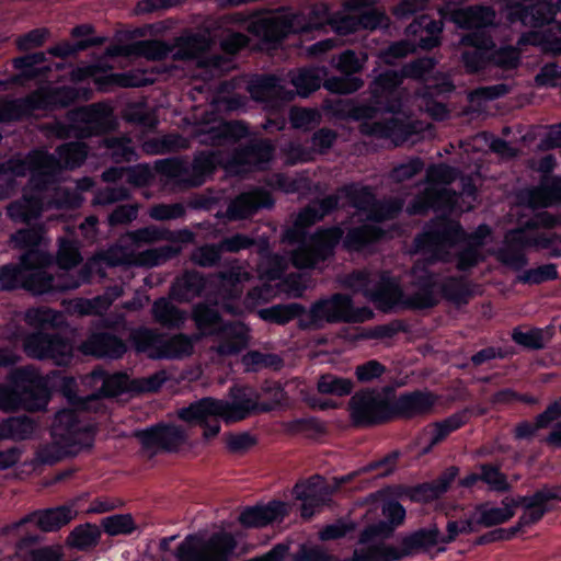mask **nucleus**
Segmentation results:
<instances>
[{"mask_svg":"<svg viewBox=\"0 0 561 561\" xmlns=\"http://www.w3.org/2000/svg\"><path fill=\"white\" fill-rule=\"evenodd\" d=\"M231 402L204 397L185 407V414L190 417H201L206 414H220L226 423H234L249 417L252 412L259 411L260 403L251 398L244 389L232 388Z\"/></svg>","mask_w":561,"mask_h":561,"instance_id":"6","label":"nucleus"},{"mask_svg":"<svg viewBox=\"0 0 561 561\" xmlns=\"http://www.w3.org/2000/svg\"><path fill=\"white\" fill-rule=\"evenodd\" d=\"M102 46L101 38H91V39H80L73 43L69 41H61L54 46H50L45 53L46 55H51L53 57L67 59L69 57H75L79 53L84 51L91 47Z\"/></svg>","mask_w":561,"mask_h":561,"instance_id":"57","label":"nucleus"},{"mask_svg":"<svg viewBox=\"0 0 561 561\" xmlns=\"http://www.w3.org/2000/svg\"><path fill=\"white\" fill-rule=\"evenodd\" d=\"M404 558L417 554H430L432 549L439 545V528L436 524L420 527L402 535L399 538Z\"/></svg>","mask_w":561,"mask_h":561,"instance_id":"25","label":"nucleus"},{"mask_svg":"<svg viewBox=\"0 0 561 561\" xmlns=\"http://www.w3.org/2000/svg\"><path fill=\"white\" fill-rule=\"evenodd\" d=\"M403 77L400 70L387 69L371 81L369 89L371 99L381 105L387 114H399L403 107Z\"/></svg>","mask_w":561,"mask_h":561,"instance_id":"11","label":"nucleus"},{"mask_svg":"<svg viewBox=\"0 0 561 561\" xmlns=\"http://www.w3.org/2000/svg\"><path fill=\"white\" fill-rule=\"evenodd\" d=\"M22 289L33 295L53 294L65 289L50 273L36 268L25 270Z\"/></svg>","mask_w":561,"mask_h":561,"instance_id":"41","label":"nucleus"},{"mask_svg":"<svg viewBox=\"0 0 561 561\" xmlns=\"http://www.w3.org/2000/svg\"><path fill=\"white\" fill-rule=\"evenodd\" d=\"M437 403V396L427 389H414L392 397L393 421H411L431 414Z\"/></svg>","mask_w":561,"mask_h":561,"instance_id":"12","label":"nucleus"},{"mask_svg":"<svg viewBox=\"0 0 561 561\" xmlns=\"http://www.w3.org/2000/svg\"><path fill=\"white\" fill-rule=\"evenodd\" d=\"M127 236L130 242L136 247L151 244L158 241L191 243L194 240V233L187 228L170 230L153 225L131 230Z\"/></svg>","mask_w":561,"mask_h":561,"instance_id":"26","label":"nucleus"},{"mask_svg":"<svg viewBox=\"0 0 561 561\" xmlns=\"http://www.w3.org/2000/svg\"><path fill=\"white\" fill-rule=\"evenodd\" d=\"M192 319L204 335H218L226 323L220 312L205 302L194 306Z\"/></svg>","mask_w":561,"mask_h":561,"instance_id":"44","label":"nucleus"},{"mask_svg":"<svg viewBox=\"0 0 561 561\" xmlns=\"http://www.w3.org/2000/svg\"><path fill=\"white\" fill-rule=\"evenodd\" d=\"M402 210V204L397 199H377L373 202L366 213L367 220L374 224H381L396 219Z\"/></svg>","mask_w":561,"mask_h":561,"instance_id":"55","label":"nucleus"},{"mask_svg":"<svg viewBox=\"0 0 561 561\" xmlns=\"http://www.w3.org/2000/svg\"><path fill=\"white\" fill-rule=\"evenodd\" d=\"M127 350L123 339L106 331L92 332L83 343L84 353L98 358L119 359Z\"/></svg>","mask_w":561,"mask_h":561,"instance_id":"24","label":"nucleus"},{"mask_svg":"<svg viewBox=\"0 0 561 561\" xmlns=\"http://www.w3.org/2000/svg\"><path fill=\"white\" fill-rule=\"evenodd\" d=\"M476 524L485 528L495 527L507 523L515 516V512L506 506H490L488 502L476 506Z\"/></svg>","mask_w":561,"mask_h":561,"instance_id":"50","label":"nucleus"},{"mask_svg":"<svg viewBox=\"0 0 561 561\" xmlns=\"http://www.w3.org/2000/svg\"><path fill=\"white\" fill-rule=\"evenodd\" d=\"M82 261L79 242L76 239H58L57 263L64 270L76 267Z\"/></svg>","mask_w":561,"mask_h":561,"instance_id":"60","label":"nucleus"},{"mask_svg":"<svg viewBox=\"0 0 561 561\" xmlns=\"http://www.w3.org/2000/svg\"><path fill=\"white\" fill-rule=\"evenodd\" d=\"M394 387H365L348 401L350 417L355 427L368 428L393 422L392 397Z\"/></svg>","mask_w":561,"mask_h":561,"instance_id":"4","label":"nucleus"},{"mask_svg":"<svg viewBox=\"0 0 561 561\" xmlns=\"http://www.w3.org/2000/svg\"><path fill=\"white\" fill-rule=\"evenodd\" d=\"M100 539V530L89 523L75 527L69 537V543L79 549L88 550L98 545Z\"/></svg>","mask_w":561,"mask_h":561,"instance_id":"64","label":"nucleus"},{"mask_svg":"<svg viewBox=\"0 0 561 561\" xmlns=\"http://www.w3.org/2000/svg\"><path fill=\"white\" fill-rule=\"evenodd\" d=\"M470 419V410L465 408L459 410L451 415L445 417L442 421H437L433 424L434 431L431 437L428 449L444 442L451 433L458 431L465 426Z\"/></svg>","mask_w":561,"mask_h":561,"instance_id":"48","label":"nucleus"},{"mask_svg":"<svg viewBox=\"0 0 561 561\" xmlns=\"http://www.w3.org/2000/svg\"><path fill=\"white\" fill-rule=\"evenodd\" d=\"M380 508L383 519L365 526L359 534V543L366 545L378 538L390 539L394 531L404 524L407 510L398 500L385 497Z\"/></svg>","mask_w":561,"mask_h":561,"instance_id":"13","label":"nucleus"},{"mask_svg":"<svg viewBox=\"0 0 561 561\" xmlns=\"http://www.w3.org/2000/svg\"><path fill=\"white\" fill-rule=\"evenodd\" d=\"M35 102V96L0 99V124L16 122L30 115L36 110Z\"/></svg>","mask_w":561,"mask_h":561,"instance_id":"49","label":"nucleus"},{"mask_svg":"<svg viewBox=\"0 0 561 561\" xmlns=\"http://www.w3.org/2000/svg\"><path fill=\"white\" fill-rule=\"evenodd\" d=\"M260 316L267 322L282 325L298 319V327L307 330L319 329L323 321L328 323H360L373 316V312L365 307L356 308L350 295L335 293L313 302L308 312L302 305L291 302L262 309Z\"/></svg>","mask_w":561,"mask_h":561,"instance_id":"1","label":"nucleus"},{"mask_svg":"<svg viewBox=\"0 0 561 561\" xmlns=\"http://www.w3.org/2000/svg\"><path fill=\"white\" fill-rule=\"evenodd\" d=\"M360 131L378 139H392L397 144L409 138L412 134V126L402 119L391 117L386 121L364 123L360 126Z\"/></svg>","mask_w":561,"mask_h":561,"instance_id":"30","label":"nucleus"},{"mask_svg":"<svg viewBox=\"0 0 561 561\" xmlns=\"http://www.w3.org/2000/svg\"><path fill=\"white\" fill-rule=\"evenodd\" d=\"M49 400L47 379L34 366L12 370L8 382L0 385V410L42 411Z\"/></svg>","mask_w":561,"mask_h":561,"instance_id":"3","label":"nucleus"},{"mask_svg":"<svg viewBox=\"0 0 561 561\" xmlns=\"http://www.w3.org/2000/svg\"><path fill=\"white\" fill-rule=\"evenodd\" d=\"M559 278L558 266L554 263H546L537 267L524 270L517 275L516 282L524 285H540Z\"/></svg>","mask_w":561,"mask_h":561,"instance_id":"58","label":"nucleus"},{"mask_svg":"<svg viewBox=\"0 0 561 561\" xmlns=\"http://www.w3.org/2000/svg\"><path fill=\"white\" fill-rule=\"evenodd\" d=\"M342 192L353 208L365 214L376 198L371 187L367 185L359 187L355 184L345 185L342 187Z\"/></svg>","mask_w":561,"mask_h":561,"instance_id":"62","label":"nucleus"},{"mask_svg":"<svg viewBox=\"0 0 561 561\" xmlns=\"http://www.w3.org/2000/svg\"><path fill=\"white\" fill-rule=\"evenodd\" d=\"M386 237V231L377 226L364 224L350 228L343 234V248L350 252H360Z\"/></svg>","mask_w":561,"mask_h":561,"instance_id":"32","label":"nucleus"},{"mask_svg":"<svg viewBox=\"0 0 561 561\" xmlns=\"http://www.w3.org/2000/svg\"><path fill=\"white\" fill-rule=\"evenodd\" d=\"M43 211L42 201L37 196L24 195L22 199L11 203L7 215L14 222L30 224L37 219Z\"/></svg>","mask_w":561,"mask_h":561,"instance_id":"47","label":"nucleus"},{"mask_svg":"<svg viewBox=\"0 0 561 561\" xmlns=\"http://www.w3.org/2000/svg\"><path fill=\"white\" fill-rule=\"evenodd\" d=\"M317 389L321 394L345 397L352 393L354 382L350 378L328 374L320 377Z\"/></svg>","mask_w":561,"mask_h":561,"instance_id":"61","label":"nucleus"},{"mask_svg":"<svg viewBox=\"0 0 561 561\" xmlns=\"http://www.w3.org/2000/svg\"><path fill=\"white\" fill-rule=\"evenodd\" d=\"M79 98L78 90L73 87L62 85L49 89L35 96L36 110H59L72 105Z\"/></svg>","mask_w":561,"mask_h":561,"instance_id":"42","label":"nucleus"},{"mask_svg":"<svg viewBox=\"0 0 561 561\" xmlns=\"http://www.w3.org/2000/svg\"><path fill=\"white\" fill-rule=\"evenodd\" d=\"M237 547L236 538L230 533L214 534L202 552L193 543V536L176 548L175 557L179 561H227Z\"/></svg>","mask_w":561,"mask_h":561,"instance_id":"10","label":"nucleus"},{"mask_svg":"<svg viewBox=\"0 0 561 561\" xmlns=\"http://www.w3.org/2000/svg\"><path fill=\"white\" fill-rule=\"evenodd\" d=\"M473 296V284L466 276L450 275L439 280V297L450 304L463 306Z\"/></svg>","mask_w":561,"mask_h":561,"instance_id":"34","label":"nucleus"},{"mask_svg":"<svg viewBox=\"0 0 561 561\" xmlns=\"http://www.w3.org/2000/svg\"><path fill=\"white\" fill-rule=\"evenodd\" d=\"M210 278L196 270H187L176 277L172 285L173 296L181 302H188L202 296Z\"/></svg>","mask_w":561,"mask_h":561,"instance_id":"33","label":"nucleus"},{"mask_svg":"<svg viewBox=\"0 0 561 561\" xmlns=\"http://www.w3.org/2000/svg\"><path fill=\"white\" fill-rule=\"evenodd\" d=\"M76 516V512L68 505H60L45 510H37L28 514L23 523H34L46 533L59 530L70 523Z\"/></svg>","mask_w":561,"mask_h":561,"instance_id":"29","label":"nucleus"},{"mask_svg":"<svg viewBox=\"0 0 561 561\" xmlns=\"http://www.w3.org/2000/svg\"><path fill=\"white\" fill-rule=\"evenodd\" d=\"M364 85L363 79L355 76L342 75L340 77L332 76L325 77L323 80V88L330 93L337 95L352 94L358 91Z\"/></svg>","mask_w":561,"mask_h":561,"instance_id":"63","label":"nucleus"},{"mask_svg":"<svg viewBox=\"0 0 561 561\" xmlns=\"http://www.w3.org/2000/svg\"><path fill=\"white\" fill-rule=\"evenodd\" d=\"M70 117L80 123L84 139L106 135L116 127L112 108L103 103H93L70 111Z\"/></svg>","mask_w":561,"mask_h":561,"instance_id":"15","label":"nucleus"},{"mask_svg":"<svg viewBox=\"0 0 561 561\" xmlns=\"http://www.w3.org/2000/svg\"><path fill=\"white\" fill-rule=\"evenodd\" d=\"M194 340L186 333H178L170 337L163 334L161 350L156 355L159 359H182L192 355Z\"/></svg>","mask_w":561,"mask_h":561,"instance_id":"46","label":"nucleus"},{"mask_svg":"<svg viewBox=\"0 0 561 561\" xmlns=\"http://www.w3.org/2000/svg\"><path fill=\"white\" fill-rule=\"evenodd\" d=\"M103 146L115 163L130 162L136 158V151L131 146V140L126 137H105Z\"/></svg>","mask_w":561,"mask_h":561,"instance_id":"56","label":"nucleus"},{"mask_svg":"<svg viewBox=\"0 0 561 561\" xmlns=\"http://www.w3.org/2000/svg\"><path fill=\"white\" fill-rule=\"evenodd\" d=\"M328 76L325 67H305L291 78V84L297 93L302 98H308L311 93L323 85V80Z\"/></svg>","mask_w":561,"mask_h":561,"instance_id":"45","label":"nucleus"},{"mask_svg":"<svg viewBox=\"0 0 561 561\" xmlns=\"http://www.w3.org/2000/svg\"><path fill=\"white\" fill-rule=\"evenodd\" d=\"M327 108L331 110L337 116H351L354 119H371L378 114H386L382 106L376 104L370 98L369 104L356 105L350 101H327Z\"/></svg>","mask_w":561,"mask_h":561,"instance_id":"43","label":"nucleus"},{"mask_svg":"<svg viewBox=\"0 0 561 561\" xmlns=\"http://www.w3.org/2000/svg\"><path fill=\"white\" fill-rule=\"evenodd\" d=\"M222 167V154L215 150L197 151L191 163L186 162V188L199 187Z\"/></svg>","mask_w":561,"mask_h":561,"instance_id":"22","label":"nucleus"},{"mask_svg":"<svg viewBox=\"0 0 561 561\" xmlns=\"http://www.w3.org/2000/svg\"><path fill=\"white\" fill-rule=\"evenodd\" d=\"M35 423L27 416H11L0 422V432L4 439L23 440L34 433Z\"/></svg>","mask_w":561,"mask_h":561,"instance_id":"54","label":"nucleus"},{"mask_svg":"<svg viewBox=\"0 0 561 561\" xmlns=\"http://www.w3.org/2000/svg\"><path fill=\"white\" fill-rule=\"evenodd\" d=\"M218 336L221 337L219 353L224 355H237L249 343V329L239 321H226Z\"/></svg>","mask_w":561,"mask_h":561,"instance_id":"36","label":"nucleus"},{"mask_svg":"<svg viewBox=\"0 0 561 561\" xmlns=\"http://www.w3.org/2000/svg\"><path fill=\"white\" fill-rule=\"evenodd\" d=\"M25 322L36 329L24 340V351L27 356L39 360H51L54 365L67 367L73 359L71 341L60 333L45 332L47 329H58L65 324L60 311L48 307L30 308L25 312Z\"/></svg>","mask_w":561,"mask_h":561,"instance_id":"2","label":"nucleus"},{"mask_svg":"<svg viewBox=\"0 0 561 561\" xmlns=\"http://www.w3.org/2000/svg\"><path fill=\"white\" fill-rule=\"evenodd\" d=\"M425 260H417L411 267V286L415 289L412 294L405 295L402 306L409 310H427L438 306L439 297V274L430 270Z\"/></svg>","mask_w":561,"mask_h":561,"instance_id":"8","label":"nucleus"},{"mask_svg":"<svg viewBox=\"0 0 561 561\" xmlns=\"http://www.w3.org/2000/svg\"><path fill=\"white\" fill-rule=\"evenodd\" d=\"M154 171L169 180L184 188H186V161L181 158H165L160 159L154 162Z\"/></svg>","mask_w":561,"mask_h":561,"instance_id":"53","label":"nucleus"},{"mask_svg":"<svg viewBox=\"0 0 561 561\" xmlns=\"http://www.w3.org/2000/svg\"><path fill=\"white\" fill-rule=\"evenodd\" d=\"M47 61L46 53L34 51L12 59V67L18 71L12 77V82L23 83L46 77L50 67L44 65Z\"/></svg>","mask_w":561,"mask_h":561,"instance_id":"27","label":"nucleus"},{"mask_svg":"<svg viewBox=\"0 0 561 561\" xmlns=\"http://www.w3.org/2000/svg\"><path fill=\"white\" fill-rule=\"evenodd\" d=\"M151 316L157 324L168 330H179L187 320V313L165 297H159L153 301Z\"/></svg>","mask_w":561,"mask_h":561,"instance_id":"37","label":"nucleus"},{"mask_svg":"<svg viewBox=\"0 0 561 561\" xmlns=\"http://www.w3.org/2000/svg\"><path fill=\"white\" fill-rule=\"evenodd\" d=\"M93 376L102 379L99 392L103 398H116L128 391L129 377L124 371L108 374L105 370H95Z\"/></svg>","mask_w":561,"mask_h":561,"instance_id":"51","label":"nucleus"},{"mask_svg":"<svg viewBox=\"0 0 561 561\" xmlns=\"http://www.w3.org/2000/svg\"><path fill=\"white\" fill-rule=\"evenodd\" d=\"M523 240L522 229L511 231L506 237L505 245L497 253V260L515 272L523 271L529 262L525 253L527 245L519 243Z\"/></svg>","mask_w":561,"mask_h":561,"instance_id":"35","label":"nucleus"},{"mask_svg":"<svg viewBox=\"0 0 561 561\" xmlns=\"http://www.w3.org/2000/svg\"><path fill=\"white\" fill-rule=\"evenodd\" d=\"M249 127L241 121H222L217 125L201 128L197 133L198 142L204 146L220 147L234 145L249 136Z\"/></svg>","mask_w":561,"mask_h":561,"instance_id":"20","label":"nucleus"},{"mask_svg":"<svg viewBox=\"0 0 561 561\" xmlns=\"http://www.w3.org/2000/svg\"><path fill=\"white\" fill-rule=\"evenodd\" d=\"M342 238L343 229L339 226L318 228L302 247L291 252L293 265L301 270L314 268L334 255L335 248Z\"/></svg>","mask_w":561,"mask_h":561,"instance_id":"7","label":"nucleus"},{"mask_svg":"<svg viewBox=\"0 0 561 561\" xmlns=\"http://www.w3.org/2000/svg\"><path fill=\"white\" fill-rule=\"evenodd\" d=\"M289 514V506L280 500H272L267 504L245 507L239 522L245 528H260L272 523H282Z\"/></svg>","mask_w":561,"mask_h":561,"instance_id":"21","label":"nucleus"},{"mask_svg":"<svg viewBox=\"0 0 561 561\" xmlns=\"http://www.w3.org/2000/svg\"><path fill=\"white\" fill-rule=\"evenodd\" d=\"M217 294L228 301L239 300L242 296L240 273L233 268L216 274Z\"/></svg>","mask_w":561,"mask_h":561,"instance_id":"52","label":"nucleus"},{"mask_svg":"<svg viewBox=\"0 0 561 561\" xmlns=\"http://www.w3.org/2000/svg\"><path fill=\"white\" fill-rule=\"evenodd\" d=\"M282 89L279 79L274 75L259 76L249 87L251 95L259 101H266L276 96Z\"/></svg>","mask_w":561,"mask_h":561,"instance_id":"59","label":"nucleus"},{"mask_svg":"<svg viewBox=\"0 0 561 561\" xmlns=\"http://www.w3.org/2000/svg\"><path fill=\"white\" fill-rule=\"evenodd\" d=\"M250 33L268 47H277L291 33L293 23L284 16L260 18L249 25Z\"/></svg>","mask_w":561,"mask_h":561,"instance_id":"23","label":"nucleus"},{"mask_svg":"<svg viewBox=\"0 0 561 561\" xmlns=\"http://www.w3.org/2000/svg\"><path fill=\"white\" fill-rule=\"evenodd\" d=\"M42 254L30 251L21 255L20 264H5L0 266V288L4 290L22 289L25 270L39 264Z\"/></svg>","mask_w":561,"mask_h":561,"instance_id":"31","label":"nucleus"},{"mask_svg":"<svg viewBox=\"0 0 561 561\" xmlns=\"http://www.w3.org/2000/svg\"><path fill=\"white\" fill-rule=\"evenodd\" d=\"M545 499L546 497L536 490L533 494L504 497L502 505L514 512L516 508H523L524 512L519 517H526L529 522L539 523L545 515H547V510L542 507Z\"/></svg>","mask_w":561,"mask_h":561,"instance_id":"39","label":"nucleus"},{"mask_svg":"<svg viewBox=\"0 0 561 561\" xmlns=\"http://www.w3.org/2000/svg\"><path fill=\"white\" fill-rule=\"evenodd\" d=\"M163 333L157 329L140 325L129 332V343L136 353L147 354L149 358L157 359L161 350Z\"/></svg>","mask_w":561,"mask_h":561,"instance_id":"40","label":"nucleus"},{"mask_svg":"<svg viewBox=\"0 0 561 561\" xmlns=\"http://www.w3.org/2000/svg\"><path fill=\"white\" fill-rule=\"evenodd\" d=\"M27 170L30 187L37 193H43L56 181L59 162L54 154L36 151L27 156Z\"/></svg>","mask_w":561,"mask_h":561,"instance_id":"19","label":"nucleus"},{"mask_svg":"<svg viewBox=\"0 0 561 561\" xmlns=\"http://www.w3.org/2000/svg\"><path fill=\"white\" fill-rule=\"evenodd\" d=\"M275 204L272 194L263 188H255L237 195L228 204L226 216L229 220L248 219L260 209H271Z\"/></svg>","mask_w":561,"mask_h":561,"instance_id":"18","label":"nucleus"},{"mask_svg":"<svg viewBox=\"0 0 561 561\" xmlns=\"http://www.w3.org/2000/svg\"><path fill=\"white\" fill-rule=\"evenodd\" d=\"M346 8L350 14L344 16L339 25V30L344 34L362 30L374 31L386 19L385 13L375 7L373 0H350Z\"/></svg>","mask_w":561,"mask_h":561,"instance_id":"16","label":"nucleus"},{"mask_svg":"<svg viewBox=\"0 0 561 561\" xmlns=\"http://www.w3.org/2000/svg\"><path fill=\"white\" fill-rule=\"evenodd\" d=\"M495 10L490 5L474 4L454 13L453 21L461 30H486L494 25Z\"/></svg>","mask_w":561,"mask_h":561,"instance_id":"28","label":"nucleus"},{"mask_svg":"<svg viewBox=\"0 0 561 561\" xmlns=\"http://www.w3.org/2000/svg\"><path fill=\"white\" fill-rule=\"evenodd\" d=\"M467 234L458 220L446 215L431 219L413 240L416 253L425 254V261L436 263L444 261L449 249L466 239Z\"/></svg>","mask_w":561,"mask_h":561,"instance_id":"5","label":"nucleus"},{"mask_svg":"<svg viewBox=\"0 0 561 561\" xmlns=\"http://www.w3.org/2000/svg\"><path fill=\"white\" fill-rule=\"evenodd\" d=\"M275 147L267 138H253L234 148L228 160L230 169L266 170L273 160Z\"/></svg>","mask_w":561,"mask_h":561,"instance_id":"14","label":"nucleus"},{"mask_svg":"<svg viewBox=\"0 0 561 561\" xmlns=\"http://www.w3.org/2000/svg\"><path fill=\"white\" fill-rule=\"evenodd\" d=\"M353 277L362 287L364 295L380 310L389 311L394 306L402 305L405 295L397 278L388 272H382L375 283L366 272H356Z\"/></svg>","mask_w":561,"mask_h":561,"instance_id":"9","label":"nucleus"},{"mask_svg":"<svg viewBox=\"0 0 561 561\" xmlns=\"http://www.w3.org/2000/svg\"><path fill=\"white\" fill-rule=\"evenodd\" d=\"M136 437L146 450L153 448L172 453L186 440V434L181 426L160 422L136 432Z\"/></svg>","mask_w":561,"mask_h":561,"instance_id":"17","label":"nucleus"},{"mask_svg":"<svg viewBox=\"0 0 561 561\" xmlns=\"http://www.w3.org/2000/svg\"><path fill=\"white\" fill-rule=\"evenodd\" d=\"M523 241L520 244L527 245L536 252L546 250L543 254L547 259H560L561 257V236L557 232L551 231H534L526 232L522 229Z\"/></svg>","mask_w":561,"mask_h":561,"instance_id":"38","label":"nucleus"}]
</instances>
